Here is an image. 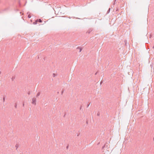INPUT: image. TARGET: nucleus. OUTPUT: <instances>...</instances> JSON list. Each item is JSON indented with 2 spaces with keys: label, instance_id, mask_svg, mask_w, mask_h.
I'll return each mask as SVG.
<instances>
[{
  "label": "nucleus",
  "instance_id": "7ed1b4c3",
  "mask_svg": "<svg viewBox=\"0 0 154 154\" xmlns=\"http://www.w3.org/2000/svg\"><path fill=\"white\" fill-rule=\"evenodd\" d=\"M77 49H79V52H80L81 51H82V48H81L80 47H77Z\"/></svg>",
  "mask_w": 154,
  "mask_h": 154
},
{
  "label": "nucleus",
  "instance_id": "f03ea898",
  "mask_svg": "<svg viewBox=\"0 0 154 154\" xmlns=\"http://www.w3.org/2000/svg\"><path fill=\"white\" fill-rule=\"evenodd\" d=\"M92 29H90L88 30L86 33L89 34L92 31Z\"/></svg>",
  "mask_w": 154,
  "mask_h": 154
},
{
  "label": "nucleus",
  "instance_id": "9d476101",
  "mask_svg": "<svg viewBox=\"0 0 154 154\" xmlns=\"http://www.w3.org/2000/svg\"><path fill=\"white\" fill-rule=\"evenodd\" d=\"M31 15H30V14H29L28 16V17L29 18H31Z\"/></svg>",
  "mask_w": 154,
  "mask_h": 154
},
{
  "label": "nucleus",
  "instance_id": "f3484780",
  "mask_svg": "<svg viewBox=\"0 0 154 154\" xmlns=\"http://www.w3.org/2000/svg\"><path fill=\"white\" fill-rule=\"evenodd\" d=\"M24 103H23V106H24Z\"/></svg>",
  "mask_w": 154,
  "mask_h": 154
},
{
  "label": "nucleus",
  "instance_id": "0eeeda50",
  "mask_svg": "<svg viewBox=\"0 0 154 154\" xmlns=\"http://www.w3.org/2000/svg\"><path fill=\"white\" fill-rule=\"evenodd\" d=\"M15 79V77L14 76H13L11 78V79L12 81H13L14 79Z\"/></svg>",
  "mask_w": 154,
  "mask_h": 154
},
{
  "label": "nucleus",
  "instance_id": "f257e3e1",
  "mask_svg": "<svg viewBox=\"0 0 154 154\" xmlns=\"http://www.w3.org/2000/svg\"><path fill=\"white\" fill-rule=\"evenodd\" d=\"M36 98L34 97L32 99V103L33 104L35 105H36Z\"/></svg>",
  "mask_w": 154,
  "mask_h": 154
},
{
  "label": "nucleus",
  "instance_id": "dca6fc26",
  "mask_svg": "<svg viewBox=\"0 0 154 154\" xmlns=\"http://www.w3.org/2000/svg\"><path fill=\"white\" fill-rule=\"evenodd\" d=\"M152 48L154 49V46L152 47Z\"/></svg>",
  "mask_w": 154,
  "mask_h": 154
},
{
  "label": "nucleus",
  "instance_id": "1a4fd4ad",
  "mask_svg": "<svg viewBox=\"0 0 154 154\" xmlns=\"http://www.w3.org/2000/svg\"><path fill=\"white\" fill-rule=\"evenodd\" d=\"M3 102H4L5 100V97H3Z\"/></svg>",
  "mask_w": 154,
  "mask_h": 154
},
{
  "label": "nucleus",
  "instance_id": "a211bd4d",
  "mask_svg": "<svg viewBox=\"0 0 154 154\" xmlns=\"http://www.w3.org/2000/svg\"><path fill=\"white\" fill-rule=\"evenodd\" d=\"M97 74V72H96V73H95V75H96V74Z\"/></svg>",
  "mask_w": 154,
  "mask_h": 154
},
{
  "label": "nucleus",
  "instance_id": "9b49d317",
  "mask_svg": "<svg viewBox=\"0 0 154 154\" xmlns=\"http://www.w3.org/2000/svg\"><path fill=\"white\" fill-rule=\"evenodd\" d=\"M63 92H64V90L62 91V92H61V94H63Z\"/></svg>",
  "mask_w": 154,
  "mask_h": 154
},
{
  "label": "nucleus",
  "instance_id": "6e6552de",
  "mask_svg": "<svg viewBox=\"0 0 154 154\" xmlns=\"http://www.w3.org/2000/svg\"><path fill=\"white\" fill-rule=\"evenodd\" d=\"M17 103H15V106H15V108H17Z\"/></svg>",
  "mask_w": 154,
  "mask_h": 154
},
{
  "label": "nucleus",
  "instance_id": "39448f33",
  "mask_svg": "<svg viewBox=\"0 0 154 154\" xmlns=\"http://www.w3.org/2000/svg\"><path fill=\"white\" fill-rule=\"evenodd\" d=\"M38 20H36L35 22H33L34 24H36L37 23V22H38Z\"/></svg>",
  "mask_w": 154,
  "mask_h": 154
},
{
  "label": "nucleus",
  "instance_id": "f8f14e48",
  "mask_svg": "<svg viewBox=\"0 0 154 154\" xmlns=\"http://www.w3.org/2000/svg\"><path fill=\"white\" fill-rule=\"evenodd\" d=\"M82 106L81 105L80 107V110H81L82 109Z\"/></svg>",
  "mask_w": 154,
  "mask_h": 154
},
{
  "label": "nucleus",
  "instance_id": "aec40b11",
  "mask_svg": "<svg viewBox=\"0 0 154 154\" xmlns=\"http://www.w3.org/2000/svg\"><path fill=\"white\" fill-rule=\"evenodd\" d=\"M1 73V72H0V74Z\"/></svg>",
  "mask_w": 154,
  "mask_h": 154
},
{
  "label": "nucleus",
  "instance_id": "4468645a",
  "mask_svg": "<svg viewBox=\"0 0 154 154\" xmlns=\"http://www.w3.org/2000/svg\"><path fill=\"white\" fill-rule=\"evenodd\" d=\"M89 105V104L87 105V107H88Z\"/></svg>",
  "mask_w": 154,
  "mask_h": 154
},
{
  "label": "nucleus",
  "instance_id": "6ab92c4d",
  "mask_svg": "<svg viewBox=\"0 0 154 154\" xmlns=\"http://www.w3.org/2000/svg\"><path fill=\"white\" fill-rule=\"evenodd\" d=\"M110 8H109V10L110 11Z\"/></svg>",
  "mask_w": 154,
  "mask_h": 154
},
{
  "label": "nucleus",
  "instance_id": "2eb2a0df",
  "mask_svg": "<svg viewBox=\"0 0 154 154\" xmlns=\"http://www.w3.org/2000/svg\"><path fill=\"white\" fill-rule=\"evenodd\" d=\"M102 83V81H101V82H100V84H101V83Z\"/></svg>",
  "mask_w": 154,
  "mask_h": 154
},
{
  "label": "nucleus",
  "instance_id": "423d86ee",
  "mask_svg": "<svg viewBox=\"0 0 154 154\" xmlns=\"http://www.w3.org/2000/svg\"><path fill=\"white\" fill-rule=\"evenodd\" d=\"M38 21L39 22L41 23L42 22V20L41 19H39L38 20Z\"/></svg>",
  "mask_w": 154,
  "mask_h": 154
},
{
  "label": "nucleus",
  "instance_id": "ddd939ff",
  "mask_svg": "<svg viewBox=\"0 0 154 154\" xmlns=\"http://www.w3.org/2000/svg\"><path fill=\"white\" fill-rule=\"evenodd\" d=\"M97 116H99L100 115V114L99 113H98L97 114Z\"/></svg>",
  "mask_w": 154,
  "mask_h": 154
},
{
  "label": "nucleus",
  "instance_id": "20e7f679",
  "mask_svg": "<svg viewBox=\"0 0 154 154\" xmlns=\"http://www.w3.org/2000/svg\"><path fill=\"white\" fill-rule=\"evenodd\" d=\"M40 94V92H38L37 94V95H36V97H38V96H39Z\"/></svg>",
  "mask_w": 154,
  "mask_h": 154
}]
</instances>
